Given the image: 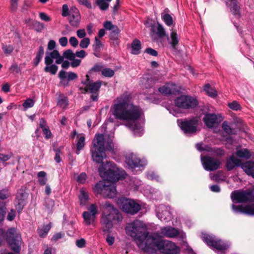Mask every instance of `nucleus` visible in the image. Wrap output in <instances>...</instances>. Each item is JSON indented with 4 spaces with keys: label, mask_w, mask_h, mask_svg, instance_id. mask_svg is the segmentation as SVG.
Masks as SVG:
<instances>
[{
    "label": "nucleus",
    "mask_w": 254,
    "mask_h": 254,
    "mask_svg": "<svg viewBox=\"0 0 254 254\" xmlns=\"http://www.w3.org/2000/svg\"><path fill=\"white\" fill-rule=\"evenodd\" d=\"M85 138L84 135H82L79 137L76 143L77 150L76 151V153L77 154H79L80 151L84 148L85 145Z\"/></svg>",
    "instance_id": "4c0bfd02"
},
{
    "label": "nucleus",
    "mask_w": 254,
    "mask_h": 254,
    "mask_svg": "<svg viewBox=\"0 0 254 254\" xmlns=\"http://www.w3.org/2000/svg\"><path fill=\"white\" fill-rule=\"evenodd\" d=\"M161 17L164 21V22L166 23V24L168 26H171L172 25L173 23V20L172 17L170 14L168 13H163L161 14Z\"/></svg>",
    "instance_id": "49530a36"
},
{
    "label": "nucleus",
    "mask_w": 254,
    "mask_h": 254,
    "mask_svg": "<svg viewBox=\"0 0 254 254\" xmlns=\"http://www.w3.org/2000/svg\"><path fill=\"white\" fill-rule=\"evenodd\" d=\"M176 107L183 109H193L198 105V101L191 96L188 95H181L178 97L174 101Z\"/></svg>",
    "instance_id": "9d476101"
},
{
    "label": "nucleus",
    "mask_w": 254,
    "mask_h": 254,
    "mask_svg": "<svg viewBox=\"0 0 254 254\" xmlns=\"http://www.w3.org/2000/svg\"><path fill=\"white\" fill-rule=\"evenodd\" d=\"M157 80L156 77L150 74H145L141 79V85L145 88L149 89L153 86Z\"/></svg>",
    "instance_id": "412c9836"
},
{
    "label": "nucleus",
    "mask_w": 254,
    "mask_h": 254,
    "mask_svg": "<svg viewBox=\"0 0 254 254\" xmlns=\"http://www.w3.org/2000/svg\"><path fill=\"white\" fill-rule=\"evenodd\" d=\"M80 20V15L68 16L70 24L73 27H77Z\"/></svg>",
    "instance_id": "58836bf2"
},
{
    "label": "nucleus",
    "mask_w": 254,
    "mask_h": 254,
    "mask_svg": "<svg viewBox=\"0 0 254 254\" xmlns=\"http://www.w3.org/2000/svg\"><path fill=\"white\" fill-rule=\"evenodd\" d=\"M83 217L84 218V221L85 223L87 225H90L92 222H94L95 216L91 214L90 212H87L86 211H84L83 214Z\"/></svg>",
    "instance_id": "473e14b6"
},
{
    "label": "nucleus",
    "mask_w": 254,
    "mask_h": 254,
    "mask_svg": "<svg viewBox=\"0 0 254 254\" xmlns=\"http://www.w3.org/2000/svg\"><path fill=\"white\" fill-rule=\"evenodd\" d=\"M101 74L104 77L111 78L114 75L115 71L110 68L105 67L104 65Z\"/></svg>",
    "instance_id": "ea45409f"
},
{
    "label": "nucleus",
    "mask_w": 254,
    "mask_h": 254,
    "mask_svg": "<svg viewBox=\"0 0 254 254\" xmlns=\"http://www.w3.org/2000/svg\"><path fill=\"white\" fill-rule=\"evenodd\" d=\"M91 158L93 161L97 164H101L98 171L101 177L110 182H116L119 180L126 178L127 174L121 168L111 162H106L104 164V159L107 157L105 153V138L104 135L98 134L96 135L92 141V147L90 149Z\"/></svg>",
    "instance_id": "f257e3e1"
},
{
    "label": "nucleus",
    "mask_w": 254,
    "mask_h": 254,
    "mask_svg": "<svg viewBox=\"0 0 254 254\" xmlns=\"http://www.w3.org/2000/svg\"><path fill=\"white\" fill-rule=\"evenodd\" d=\"M6 240L12 251L18 253L21 250L20 238L16 233L14 228H10L6 233Z\"/></svg>",
    "instance_id": "9b49d317"
},
{
    "label": "nucleus",
    "mask_w": 254,
    "mask_h": 254,
    "mask_svg": "<svg viewBox=\"0 0 254 254\" xmlns=\"http://www.w3.org/2000/svg\"><path fill=\"white\" fill-rule=\"evenodd\" d=\"M58 69V66L53 64L50 65H47L44 68V71L46 72H50L52 74H55Z\"/></svg>",
    "instance_id": "09e8293b"
},
{
    "label": "nucleus",
    "mask_w": 254,
    "mask_h": 254,
    "mask_svg": "<svg viewBox=\"0 0 254 254\" xmlns=\"http://www.w3.org/2000/svg\"><path fill=\"white\" fill-rule=\"evenodd\" d=\"M226 4L230 7V11L233 15L240 17V7L239 6L238 2L237 0H228Z\"/></svg>",
    "instance_id": "5701e85b"
},
{
    "label": "nucleus",
    "mask_w": 254,
    "mask_h": 254,
    "mask_svg": "<svg viewBox=\"0 0 254 254\" xmlns=\"http://www.w3.org/2000/svg\"><path fill=\"white\" fill-rule=\"evenodd\" d=\"M204 90L208 96L211 97H215L217 96L216 91L211 87L209 84H207L204 86Z\"/></svg>",
    "instance_id": "a18cd8bd"
},
{
    "label": "nucleus",
    "mask_w": 254,
    "mask_h": 254,
    "mask_svg": "<svg viewBox=\"0 0 254 254\" xmlns=\"http://www.w3.org/2000/svg\"><path fill=\"white\" fill-rule=\"evenodd\" d=\"M159 233L161 236L168 238H174L179 235L178 230L171 227H164L161 228Z\"/></svg>",
    "instance_id": "aec40b11"
},
{
    "label": "nucleus",
    "mask_w": 254,
    "mask_h": 254,
    "mask_svg": "<svg viewBox=\"0 0 254 254\" xmlns=\"http://www.w3.org/2000/svg\"><path fill=\"white\" fill-rule=\"evenodd\" d=\"M105 150L107 151H112L113 150L114 144L112 140L109 139L106 142L105 141Z\"/></svg>",
    "instance_id": "69168bd1"
},
{
    "label": "nucleus",
    "mask_w": 254,
    "mask_h": 254,
    "mask_svg": "<svg viewBox=\"0 0 254 254\" xmlns=\"http://www.w3.org/2000/svg\"><path fill=\"white\" fill-rule=\"evenodd\" d=\"M201 162L204 169L208 171H214L219 168L221 162L214 157L209 156H203Z\"/></svg>",
    "instance_id": "ddd939ff"
},
{
    "label": "nucleus",
    "mask_w": 254,
    "mask_h": 254,
    "mask_svg": "<svg viewBox=\"0 0 254 254\" xmlns=\"http://www.w3.org/2000/svg\"><path fill=\"white\" fill-rule=\"evenodd\" d=\"M44 54V49L42 46H40L38 50L36 53V57L33 60V65L34 66H37L39 63L41 62L42 57Z\"/></svg>",
    "instance_id": "bb28decb"
},
{
    "label": "nucleus",
    "mask_w": 254,
    "mask_h": 254,
    "mask_svg": "<svg viewBox=\"0 0 254 254\" xmlns=\"http://www.w3.org/2000/svg\"><path fill=\"white\" fill-rule=\"evenodd\" d=\"M39 127L42 129L43 134L45 135V137L46 139H49L52 137V132L47 125L46 121L43 118H41L40 120Z\"/></svg>",
    "instance_id": "393cba45"
},
{
    "label": "nucleus",
    "mask_w": 254,
    "mask_h": 254,
    "mask_svg": "<svg viewBox=\"0 0 254 254\" xmlns=\"http://www.w3.org/2000/svg\"><path fill=\"white\" fill-rule=\"evenodd\" d=\"M115 27H118L117 25H113L111 21H106L104 23V27L106 30H112L115 29Z\"/></svg>",
    "instance_id": "338daca9"
},
{
    "label": "nucleus",
    "mask_w": 254,
    "mask_h": 254,
    "mask_svg": "<svg viewBox=\"0 0 254 254\" xmlns=\"http://www.w3.org/2000/svg\"><path fill=\"white\" fill-rule=\"evenodd\" d=\"M117 203L123 211L131 215L137 213L141 209L139 204L132 199L126 197L119 198Z\"/></svg>",
    "instance_id": "6e6552de"
},
{
    "label": "nucleus",
    "mask_w": 254,
    "mask_h": 254,
    "mask_svg": "<svg viewBox=\"0 0 254 254\" xmlns=\"http://www.w3.org/2000/svg\"><path fill=\"white\" fill-rule=\"evenodd\" d=\"M103 46L101 41L96 37L95 38L94 44L93 45V50L94 52H99Z\"/></svg>",
    "instance_id": "3c124183"
},
{
    "label": "nucleus",
    "mask_w": 254,
    "mask_h": 254,
    "mask_svg": "<svg viewBox=\"0 0 254 254\" xmlns=\"http://www.w3.org/2000/svg\"><path fill=\"white\" fill-rule=\"evenodd\" d=\"M157 216L161 221L168 222L171 219L172 214L169 207L161 205L157 212Z\"/></svg>",
    "instance_id": "a211bd4d"
},
{
    "label": "nucleus",
    "mask_w": 254,
    "mask_h": 254,
    "mask_svg": "<svg viewBox=\"0 0 254 254\" xmlns=\"http://www.w3.org/2000/svg\"><path fill=\"white\" fill-rule=\"evenodd\" d=\"M6 212V202L0 201V222L4 220Z\"/></svg>",
    "instance_id": "f704fd0d"
},
{
    "label": "nucleus",
    "mask_w": 254,
    "mask_h": 254,
    "mask_svg": "<svg viewBox=\"0 0 254 254\" xmlns=\"http://www.w3.org/2000/svg\"><path fill=\"white\" fill-rule=\"evenodd\" d=\"M90 44L89 38H84L80 42L79 46L81 48H87Z\"/></svg>",
    "instance_id": "e2e57ef3"
},
{
    "label": "nucleus",
    "mask_w": 254,
    "mask_h": 254,
    "mask_svg": "<svg viewBox=\"0 0 254 254\" xmlns=\"http://www.w3.org/2000/svg\"><path fill=\"white\" fill-rule=\"evenodd\" d=\"M34 101L31 99L28 98L26 99L23 104V106L26 109L32 107L34 105Z\"/></svg>",
    "instance_id": "680f3d73"
},
{
    "label": "nucleus",
    "mask_w": 254,
    "mask_h": 254,
    "mask_svg": "<svg viewBox=\"0 0 254 254\" xmlns=\"http://www.w3.org/2000/svg\"><path fill=\"white\" fill-rule=\"evenodd\" d=\"M2 49L6 55H10L13 51L14 48L11 45H3Z\"/></svg>",
    "instance_id": "0e129e2a"
},
{
    "label": "nucleus",
    "mask_w": 254,
    "mask_h": 254,
    "mask_svg": "<svg viewBox=\"0 0 254 254\" xmlns=\"http://www.w3.org/2000/svg\"><path fill=\"white\" fill-rule=\"evenodd\" d=\"M211 247H213L219 251H223L227 249V246L222 241L215 239Z\"/></svg>",
    "instance_id": "2f4dec72"
},
{
    "label": "nucleus",
    "mask_w": 254,
    "mask_h": 254,
    "mask_svg": "<svg viewBox=\"0 0 254 254\" xmlns=\"http://www.w3.org/2000/svg\"><path fill=\"white\" fill-rule=\"evenodd\" d=\"M10 196V193L7 189H4L0 190V201H5L4 200Z\"/></svg>",
    "instance_id": "8fccbe9b"
},
{
    "label": "nucleus",
    "mask_w": 254,
    "mask_h": 254,
    "mask_svg": "<svg viewBox=\"0 0 254 254\" xmlns=\"http://www.w3.org/2000/svg\"><path fill=\"white\" fill-rule=\"evenodd\" d=\"M141 49V43L138 39L134 40L131 43V53L137 55L140 53Z\"/></svg>",
    "instance_id": "c85d7f7f"
},
{
    "label": "nucleus",
    "mask_w": 254,
    "mask_h": 254,
    "mask_svg": "<svg viewBox=\"0 0 254 254\" xmlns=\"http://www.w3.org/2000/svg\"><path fill=\"white\" fill-rule=\"evenodd\" d=\"M127 233L134 238L137 242L140 239L145 238V234L148 231L143 223L138 220L129 223L126 228Z\"/></svg>",
    "instance_id": "20e7f679"
},
{
    "label": "nucleus",
    "mask_w": 254,
    "mask_h": 254,
    "mask_svg": "<svg viewBox=\"0 0 254 254\" xmlns=\"http://www.w3.org/2000/svg\"><path fill=\"white\" fill-rule=\"evenodd\" d=\"M241 167L247 175L254 178V161H247L242 164Z\"/></svg>",
    "instance_id": "b1692460"
},
{
    "label": "nucleus",
    "mask_w": 254,
    "mask_h": 254,
    "mask_svg": "<svg viewBox=\"0 0 254 254\" xmlns=\"http://www.w3.org/2000/svg\"><path fill=\"white\" fill-rule=\"evenodd\" d=\"M151 31L153 32H155L156 34L159 36L160 38L164 37L165 35V31L164 28L163 27L161 24L158 23V26L157 27V31H155L154 28H151Z\"/></svg>",
    "instance_id": "79ce46f5"
},
{
    "label": "nucleus",
    "mask_w": 254,
    "mask_h": 254,
    "mask_svg": "<svg viewBox=\"0 0 254 254\" xmlns=\"http://www.w3.org/2000/svg\"><path fill=\"white\" fill-rule=\"evenodd\" d=\"M235 154L238 157L246 159H250L252 156L251 152L246 148L237 150Z\"/></svg>",
    "instance_id": "cd10ccee"
},
{
    "label": "nucleus",
    "mask_w": 254,
    "mask_h": 254,
    "mask_svg": "<svg viewBox=\"0 0 254 254\" xmlns=\"http://www.w3.org/2000/svg\"><path fill=\"white\" fill-rule=\"evenodd\" d=\"M86 79L84 81H82L81 83L85 85L84 87H80L79 88V91L81 92L82 94H85L86 93H88V87L87 84L88 83V81H89V76L88 74L86 75Z\"/></svg>",
    "instance_id": "603ef678"
},
{
    "label": "nucleus",
    "mask_w": 254,
    "mask_h": 254,
    "mask_svg": "<svg viewBox=\"0 0 254 254\" xmlns=\"http://www.w3.org/2000/svg\"><path fill=\"white\" fill-rule=\"evenodd\" d=\"M158 91L163 95L174 94L179 93L180 90L173 83H168L158 88Z\"/></svg>",
    "instance_id": "f3484780"
},
{
    "label": "nucleus",
    "mask_w": 254,
    "mask_h": 254,
    "mask_svg": "<svg viewBox=\"0 0 254 254\" xmlns=\"http://www.w3.org/2000/svg\"><path fill=\"white\" fill-rule=\"evenodd\" d=\"M127 126L130 129H132L133 131H134V132H137L140 131L141 129V127L140 125L134 123H128L127 124Z\"/></svg>",
    "instance_id": "6e6d98bb"
},
{
    "label": "nucleus",
    "mask_w": 254,
    "mask_h": 254,
    "mask_svg": "<svg viewBox=\"0 0 254 254\" xmlns=\"http://www.w3.org/2000/svg\"><path fill=\"white\" fill-rule=\"evenodd\" d=\"M9 70L11 72H15L16 73H20L21 70L16 64H13L9 68Z\"/></svg>",
    "instance_id": "774afa93"
},
{
    "label": "nucleus",
    "mask_w": 254,
    "mask_h": 254,
    "mask_svg": "<svg viewBox=\"0 0 254 254\" xmlns=\"http://www.w3.org/2000/svg\"><path fill=\"white\" fill-rule=\"evenodd\" d=\"M222 127L223 130L228 134H235L236 133V130L231 128L226 121L223 123Z\"/></svg>",
    "instance_id": "a19ab883"
},
{
    "label": "nucleus",
    "mask_w": 254,
    "mask_h": 254,
    "mask_svg": "<svg viewBox=\"0 0 254 254\" xmlns=\"http://www.w3.org/2000/svg\"><path fill=\"white\" fill-rule=\"evenodd\" d=\"M126 162L129 167L131 169L143 166L141 159L133 153L129 154L126 156Z\"/></svg>",
    "instance_id": "dca6fc26"
},
{
    "label": "nucleus",
    "mask_w": 254,
    "mask_h": 254,
    "mask_svg": "<svg viewBox=\"0 0 254 254\" xmlns=\"http://www.w3.org/2000/svg\"><path fill=\"white\" fill-rule=\"evenodd\" d=\"M130 96L123 95L118 103L113 107V114L117 119L134 122L141 117L142 110L140 107L129 104Z\"/></svg>",
    "instance_id": "f03ea898"
},
{
    "label": "nucleus",
    "mask_w": 254,
    "mask_h": 254,
    "mask_svg": "<svg viewBox=\"0 0 254 254\" xmlns=\"http://www.w3.org/2000/svg\"><path fill=\"white\" fill-rule=\"evenodd\" d=\"M158 250L164 254H179L180 249L176 244L169 241L161 240L160 244H158Z\"/></svg>",
    "instance_id": "f8f14e48"
},
{
    "label": "nucleus",
    "mask_w": 254,
    "mask_h": 254,
    "mask_svg": "<svg viewBox=\"0 0 254 254\" xmlns=\"http://www.w3.org/2000/svg\"><path fill=\"white\" fill-rule=\"evenodd\" d=\"M215 239L214 237L206 234H203L202 236L203 241L209 247L211 246Z\"/></svg>",
    "instance_id": "de8ad7c7"
},
{
    "label": "nucleus",
    "mask_w": 254,
    "mask_h": 254,
    "mask_svg": "<svg viewBox=\"0 0 254 254\" xmlns=\"http://www.w3.org/2000/svg\"><path fill=\"white\" fill-rule=\"evenodd\" d=\"M105 209L102 215L101 223L103 231L108 232L112 228L113 223L122 221L123 216L120 211L115 208L109 201H106L103 204Z\"/></svg>",
    "instance_id": "7ed1b4c3"
},
{
    "label": "nucleus",
    "mask_w": 254,
    "mask_h": 254,
    "mask_svg": "<svg viewBox=\"0 0 254 254\" xmlns=\"http://www.w3.org/2000/svg\"><path fill=\"white\" fill-rule=\"evenodd\" d=\"M228 107L232 110L234 111L240 110L241 106L240 104L237 101H233L232 103L228 104Z\"/></svg>",
    "instance_id": "13d9d810"
},
{
    "label": "nucleus",
    "mask_w": 254,
    "mask_h": 254,
    "mask_svg": "<svg viewBox=\"0 0 254 254\" xmlns=\"http://www.w3.org/2000/svg\"><path fill=\"white\" fill-rule=\"evenodd\" d=\"M232 208L235 213H245V206L242 205H236L233 204L232 205Z\"/></svg>",
    "instance_id": "bf43d9fd"
},
{
    "label": "nucleus",
    "mask_w": 254,
    "mask_h": 254,
    "mask_svg": "<svg viewBox=\"0 0 254 254\" xmlns=\"http://www.w3.org/2000/svg\"><path fill=\"white\" fill-rule=\"evenodd\" d=\"M145 238L140 239L137 242L139 247L141 248L145 252H151L153 250H156L158 249L160 242L161 239L155 236L149 235V232L145 234Z\"/></svg>",
    "instance_id": "39448f33"
},
{
    "label": "nucleus",
    "mask_w": 254,
    "mask_h": 254,
    "mask_svg": "<svg viewBox=\"0 0 254 254\" xmlns=\"http://www.w3.org/2000/svg\"><path fill=\"white\" fill-rule=\"evenodd\" d=\"M233 202L246 203L254 202V187L245 190H234L231 194Z\"/></svg>",
    "instance_id": "423d86ee"
},
{
    "label": "nucleus",
    "mask_w": 254,
    "mask_h": 254,
    "mask_svg": "<svg viewBox=\"0 0 254 254\" xmlns=\"http://www.w3.org/2000/svg\"><path fill=\"white\" fill-rule=\"evenodd\" d=\"M81 203H85L88 199V195L83 189L80 190V194L79 196Z\"/></svg>",
    "instance_id": "4d7b16f0"
},
{
    "label": "nucleus",
    "mask_w": 254,
    "mask_h": 254,
    "mask_svg": "<svg viewBox=\"0 0 254 254\" xmlns=\"http://www.w3.org/2000/svg\"><path fill=\"white\" fill-rule=\"evenodd\" d=\"M63 55L64 58L69 60H73L75 58V55L73 51L70 49H68L64 51Z\"/></svg>",
    "instance_id": "864d4df0"
},
{
    "label": "nucleus",
    "mask_w": 254,
    "mask_h": 254,
    "mask_svg": "<svg viewBox=\"0 0 254 254\" xmlns=\"http://www.w3.org/2000/svg\"><path fill=\"white\" fill-rule=\"evenodd\" d=\"M28 197V193L23 189H19L16 194L15 200V207L18 212L23 209L26 204V200Z\"/></svg>",
    "instance_id": "2eb2a0df"
},
{
    "label": "nucleus",
    "mask_w": 254,
    "mask_h": 254,
    "mask_svg": "<svg viewBox=\"0 0 254 254\" xmlns=\"http://www.w3.org/2000/svg\"><path fill=\"white\" fill-rule=\"evenodd\" d=\"M242 164L241 161L235 156L234 154L226 159V168L227 171H231L235 167H239Z\"/></svg>",
    "instance_id": "6ab92c4d"
},
{
    "label": "nucleus",
    "mask_w": 254,
    "mask_h": 254,
    "mask_svg": "<svg viewBox=\"0 0 254 254\" xmlns=\"http://www.w3.org/2000/svg\"><path fill=\"white\" fill-rule=\"evenodd\" d=\"M44 205L46 207L48 213H50L52 212L53 208L55 205V202L52 199L47 197L45 198Z\"/></svg>",
    "instance_id": "37998d69"
},
{
    "label": "nucleus",
    "mask_w": 254,
    "mask_h": 254,
    "mask_svg": "<svg viewBox=\"0 0 254 254\" xmlns=\"http://www.w3.org/2000/svg\"><path fill=\"white\" fill-rule=\"evenodd\" d=\"M115 29L111 30L110 33V39L112 41V44L116 46L119 44V34L120 33L119 29L118 27H115Z\"/></svg>",
    "instance_id": "a878e982"
},
{
    "label": "nucleus",
    "mask_w": 254,
    "mask_h": 254,
    "mask_svg": "<svg viewBox=\"0 0 254 254\" xmlns=\"http://www.w3.org/2000/svg\"><path fill=\"white\" fill-rule=\"evenodd\" d=\"M217 116L213 113H207L203 118V121L205 125L209 128L212 127L217 123Z\"/></svg>",
    "instance_id": "4be33fe9"
},
{
    "label": "nucleus",
    "mask_w": 254,
    "mask_h": 254,
    "mask_svg": "<svg viewBox=\"0 0 254 254\" xmlns=\"http://www.w3.org/2000/svg\"><path fill=\"white\" fill-rule=\"evenodd\" d=\"M46 173L44 171H40L38 172L37 174L39 178L38 182L41 186L45 185L47 183V179L46 177Z\"/></svg>",
    "instance_id": "c03bdc74"
},
{
    "label": "nucleus",
    "mask_w": 254,
    "mask_h": 254,
    "mask_svg": "<svg viewBox=\"0 0 254 254\" xmlns=\"http://www.w3.org/2000/svg\"><path fill=\"white\" fill-rule=\"evenodd\" d=\"M199 119L195 117L190 119L178 120V124L181 129L185 134H194L197 131Z\"/></svg>",
    "instance_id": "0eeeda50"
},
{
    "label": "nucleus",
    "mask_w": 254,
    "mask_h": 254,
    "mask_svg": "<svg viewBox=\"0 0 254 254\" xmlns=\"http://www.w3.org/2000/svg\"><path fill=\"white\" fill-rule=\"evenodd\" d=\"M112 0H97L96 4L99 6L100 10L102 11L106 10L109 6V2Z\"/></svg>",
    "instance_id": "72a5a7b5"
},
{
    "label": "nucleus",
    "mask_w": 254,
    "mask_h": 254,
    "mask_svg": "<svg viewBox=\"0 0 254 254\" xmlns=\"http://www.w3.org/2000/svg\"><path fill=\"white\" fill-rule=\"evenodd\" d=\"M33 25L37 32H41L44 28V24L37 21H34Z\"/></svg>",
    "instance_id": "052dcab7"
},
{
    "label": "nucleus",
    "mask_w": 254,
    "mask_h": 254,
    "mask_svg": "<svg viewBox=\"0 0 254 254\" xmlns=\"http://www.w3.org/2000/svg\"><path fill=\"white\" fill-rule=\"evenodd\" d=\"M245 214L250 215H254V204H251L245 206Z\"/></svg>",
    "instance_id": "5fc2aeb1"
},
{
    "label": "nucleus",
    "mask_w": 254,
    "mask_h": 254,
    "mask_svg": "<svg viewBox=\"0 0 254 254\" xmlns=\"http://www.w3.org/2000/svg\"><path fill=\"white\" fill-rule=\"evenodd\" d=\"M170 37L171 41L170 42V44L172 48L176 50V46L178 44L179 41L177 32L175 31H172L171 33Z\"/></svg>",
    "instance_id": "c756f323"
},
{
    "label": "nucleus",
    "mask_w": 254,
    "mask_h": 254,
    "mask_svg": "<svg viewBox=\"0 0 254 254\" xmlns=\"http://www.w3.org/2000/svg\"><path fill=\"white\" fill-rule=\"evenodd\" d=\"M102 81L98 80L94 82L92 80L89 78V81H88L87 87L88 93H91L92 95L90 96V99L93 101H97L98 100L99 92L101 87Z\"/></svg>",
    "instance_id": "4468645a"
},
{
    "label": "nucleus",
    "mask_w": 254,
    "mask_h": 254,
    "mask_svg": "<svg viewBox=\"0 0 254 254\" xmlns=\"http://www.w3.org/2000/svg\"><path fill=\"white\" fill-rule=\"evenodd\" d=\"M94 191L104 197L114 198L117 194L116 187L114 185H106L103 182L97 183L93 188Z\"/></svg>",
    "instance_id": "1a4fd4ad"
},
{
    "label": "nucleus",
    "mask_w": 254,
    "mask_h": 254,
    "mask_svg": "<svg viewBox=\"0 0 254 254\" xmlns=\"http://www.w3.org/2000/svg\"><path fill=\"white\" fill-rule=\"evenodd\" d=\"M104 65L101 63H97L95 64L88 71V73L89 76L93 72H100L102 73Z\"/></svg>",
    "instance_id": "c9c22d12"
},
{
    "label": "nucleus",
    "mask_w": 254,
    "mask_h": 254,
    "mask_svg": "<svg viewBox=\"0 0 254 254\" xmlns=\"http://www.w3.org/2000/svg\"><path fill=\"white\" fill-rule=\"evenodd\" d=\"M51 227H52L51 224V223H50L48 224L44 225L42 229H39L38 230V233L40 237H42V238L45 237L47 236L48 232L51 229Z\"/></svg>",
    "instance_id": "e433bc0d"
},
{
    "label": "nucleus",
    "mask_w": 254,
    "mask_h": 254,
    "mask_svg": "<svg viewBox=\"0 0 254 254\" xmlns=\"http://www.w3.org/2000/svg\"><path fill=\"white\" fill-rule=\"evenodd\" d=\"M68 105V98L64 96H60L57 102V105L60 107L65 109L66 108Z\"/></svg>",
    "instance_id": "7c9ffc66"
}]
</instances>
